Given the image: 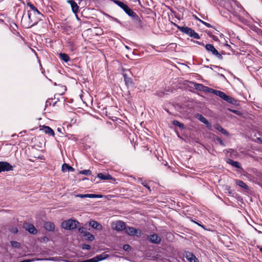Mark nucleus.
I'll use <instances>...</instances> for the list:
<instances>
[{
    "mask_svg": "<svg viewBox=\"0 0 262 262\" xmlns=\"http://www.w3.org/2000/svg\"><path fill=\"white\" fill-rule=\"evenodd\" d=\"M235 183L237 185L243 188L245 190L249 189V187L248 186V185L245 183H244L243 181H242L241 180L236 179V180H235Z\"/></svg>",
    "mask_w": 262,
    "mask_h": 262,
    "instance_id": "4be33fe9",
    "label": "nucleus"
},
{
    "mask_svg": "<svg viewBox=\"0 0 262 262\" xmlns=\"http://www.w3.org/2000/svg\"><path fill=\"white\" fill-rule=\"evenodd\" d=\"M79 222L74 220H68L63 221L61 224L62 228L67 230L74 229L77 227Z\"/></svg>",
    "mask_w": 262,
    "mask_h": 262,
    "instance_id": "20e7f679",
    "label": "nucleus"
},
{
    "mask_svg": "<svg viewBox=\"0 0 262 262\" xmlns=\"http://www.w3.org/2000/svg\"><path fill=\"white\" fill-rule=\"evenodd\" d=\"M98 177L101 180H106L112 179V177L110 174H104L102 173H99L98 174Z\"/></svg>",
    "mask_w": 262,
    "mask_h": 262,
    "instance_id": "393cba45",
    "label": "nucleus"
},
{
    "mask_svg": "<svg viewBox=\"0 0 262 262\" xmlns=\"http://www.w3.org/2000/svg\"><path fill=\"white\" fill-rule=\"evenodd\" d=\"M202 23L205 25L208 28H211L212 27V26L208 23H206V22H205V21H202Z\"/></svg>",
    "mask_w": 262,
    "mask_h": 262,
    "instance_id": "ea45409f",
    "label": "nucleus"
},
{
    "mask_svg": "<svg viewBox=\"0 0 262 262\" xmlns=\"http://www.w3.org/2000/svg\"><path fill=\"white\" fill-rule=\"evenodd\" d=\"M112 227L114 229L118 231H121L125 230L126 225L124 222L118 221L113 224Z\"/></svg>",
    "mask_w": 262,
    "mask_h": 262,
    "instance_id": "0eeeda50",
    "label": "nucleus"
},
{
    "mask_svg": "<svg viewBox=\"0 0 262 262\" xmlns=\"http://www.w3.org/2000/svg\"><path fill=\"white\" fill-rule=\"evenodd\" d=\"M148 240L151 243L154 244H159L161 241V239L159 236L157 234L154 233L152 235H150L148 237Z\"/></svg>",
    "mask_w": 262,
    "mask_h": 262,
    "instance_id": "9d476101",
    "label": "nucleus"
},
{
    "mask_svg": "<svg viewBox=\"0 0 262 262\" xmlns=\"http://www.w3.org/2000/svg\"><path fill=\"white\" fill-rule=\"evenodd\" d=\"M194 87L195 89H196L197 90H199L200 91H203V92H204L206 93H212L213 94H214V92L215 91V90H214L212 88H210L206 86H204L202 84H200V83H194Z\"/></svg>",
    "mask_w": 262,
    "mask_h": 262,
    "instance_id": "39448f33",
    "label": "nucleus"
},
{
    "mask_svg": "<svg viewBox=\"0 0 262 262\" xmlns=\"http://www.w3.org/2000/svg\"><path fill=\"white\" fill-rule=\"evenodd\" d=\"M196 43H198V45L202 46H205V44L203 42H200V41H196Z\"/></svg>",
    "mask_w": 262,
    "mask_h": 262,
    "instance_id": "a19ab883",
    "label": "nucleus"
},
{
    "mask_svg": "<svg viewBox=\"0 0 262 262\" xmlns=\"http://www.w3.org/2000/svg\"><path fill=\"white\" fill-rule=\"evenodd\" d=\"M45 229L48 231H53L55 230V225L53 222H47L44 224Z\"/></svg>",
    "mask_w": 262,
    "mask_h": 262,
    "instance_id": "2eb2a0df",
    "label": "nucleus"
},
{
    "mask_svg": "<svg viewBox=\"0 0 262 262\" xmlns=\"http://www.w3.org/2000/svg\"><path fill=\"white\" fill-rule=\"evenodd\" d=\"M197 118L203 123L208 125L209 124V121L201 114H198L196 116Z\"/></svg>",
    "mask_w": 262,
    "mask_h": 262,
    "instance_id": "a878e982",
    "label": "nucleus"
},
{
    "mask_svg": "<svg viewBox=\"0 0 262 262\" xmlns=\"http://www.w3.org/2000/svg\"><path fill=\"white\" fill-rule=\"evenodd\" d=\"M26 229L28 231L33 234H36L37 233V230L35 228L34 226L31 224H27V227Z\"/></svg>",
    "mask_w": 262,
    "mask_h": 262,
    "instance_id": "aec40b11",
    "label": "nucleus"
},
{
    "mask_svg": "<svg viewBox=\"0 0 262 262\" xmlns=\"http://www.w3.org/2000/svg\"><path fill=\"white\" fill-rule=\"evenodd\" d=\"M224 46L226 47V45H228L227 41H226L225 43H224Z\"/></svg>",
    "mask_w": 262,
    "mask_h": 262,
    "instance_id": "de8ad7c7",
    "label": "nucleus"
},
{
    "mask_svg": "<svg viewBox=\"0 0 262 262\" xmlns=\"http://www.w3.org/2000/svg\"><path fill=\"white\" fill-rule=\"evenodd\" d=\"M128 71L130 72V74H132V72H130L129 70Z\"/></svg>",
    "mask_w": 262,
    "mask_h": 262,
    "instance_id": "09e8293b",
    "label": "nucleus"
},
{
    "mask_svg": "<svg viewBox=\"0 0 262 262\" xmlns=\"http://www.w3.org/2000/svg\"><path fill=\"white\" fill-rule=\"evenodd\" d=\"M210 37L212 38L214 41H217L219 40L217 37L214 35H210Z\"/></svg>",
    "mask_w": 262,
    "mask_h": 262,
    "instance_id": "58836bf2",
    "label": "nucleus"
},
{
    "mask_svg": "<svg viewBox=\"0 0 262 262\" xmlns=\"http://www.w3.org/2000/svg\"><path fill=\"white\" fill-rule=\"evenodd\" d=\"M226 47L229 48V49L231 48V46L229 44H228V45H226Z\"/></svg>",
    "mask_w": 262,
    "mask_h": 262,
    "instance_id": "a18cd8bd",
    "label": "nucleus"
},
{
    "mask_svg": "<svg viewBox=\"0 0 262 262\" xmlns=\"http://www.w3.org/2000/svg\"><path fill=\"white\" fill-rule=\"evenodd\" d=\"M76 197L81 198H100L101 196L95 194H79L76 195Z\"/></svg>",
    "mask_w": 262,
    "mask_h": 262,
    "instance_id": "6ab92c4d",
    "label": "nucleus"
},
{
    "mask_svg": "<svg viewBox=\"0 0 262 262\" xmlns=\"http://www.w3.org/2000/svg\"><path fill=\"white\" fill-rule=\"evenodd\" d=\"M226 162L236 168H242L241 164L238 162L234 161L231 159L228 158L226 159Z\"/></svg>",
    "mask_w": 262,
    "mask_h": 262,
    "instance_id": "a211bd4d",
    "label": "nucleus"
},
{
    "mask_svg": "<svg viewBox=\"0 0 262 262\" xmlns=\"http://www.w3.org/2000/svg\"><path fill=\"white\" fill-rule=\"evenodd\" d=\"M62 171L63 172H67V171H74L75 170V169L70 166L69 164L67 163H64L62 166Z\"/></svg>",
    "mask_w": 262,
    "mask_h": 262,
    "instance_id": "5701e85b",
    "label": "nucleus"
},
{
    "mask_svg": "<svg viewBox=\"0 0 262 262\" xmlns=\"http://www.w3.org/2000/svg\"><path fill=\"white\" fill-rule=\"evenodd\" d=\"M89 225L93 228L97 230H101L102 229V225L95 221H91L89 222Z\"/></svg>",
    "mask_w": 262,
    "mask_h": 262,
    "instance_id": "f3484780",
    "label": "nucleus"
},
{
    "mask_svg": "<svg viewBox=\"0 0 262 262\" xmlns=\"http://www.w3.org/2000/svg\"><path fill=\"white\" fill-rule=\"evenodd\" d=\"M214 127L215 129H217V130L221 132L222 134L224 135H225L226 136L229 135V133L224 129L223 128L221 125H220L218 123H216L214 125Z\"/></svg>",
    "mask_w": 262,
    "mask_h": 262,
    "instance_id": "412c9836",
    "label": "nucleus"
},
{
    "mask_svg": "<svg viewBox=\"0 0 262 262\" xmlns=\"http://www.w3.org/2000/svg\"><path fill=\"white\" fill-rule=\"evenodd\" d=\"M81 174H83L86 176H90L92 174V172L90 170H81L79 172Z\"/></svg>",
    "mask_w": 262,
    "mask_h": 262,
    "instance_id": "7c9ffc66",
    "label": "nucleus"
},
{
    "mask_svg": "<svg viewBox=\"0 0 262 262\" xmlns=\"http://www.w3.org/2000/svg\"><path fill=\"white\" fill-rule=\"evenodd\" d=\"M172 124L179 127L181 129L185 128V125L178 120H173L172 121Z\"/></svg>",
    "mask_w": 262,
    "mask_h": 262,
    "instance_id": "c85d7f7f",
    "label": "nucleus"
},
{
    "mask_svg": "<svg viewBox=\"0 0 262 262\" xmlns=\"http://www.w3.org/2000/svg\"><path fill=\"white\" fill-rule=\"evenodd\" d=\"M40 130H42L46 134L53 137L55 136L54 131L49 126L43 125L41 127Z\"/></svg>",
    "mask_w": 262,
    "mask_h": 262,
    "instance_id": "9b49d317",
    "label": "nucleus"
},
{
    "mask_svg": "<svg viewBox=\"0 0 262 262\" xmlns=\"http://www.w3.org/2000/svg\"><path fill=\"white\" fill-rule=\"evenodd\" d=\"M67 2L71 5L72 10L75 14L77 13L79 10V6L74 0H68Z\"/></svg>",
    "mask_w": 262,
    "mask_h": 262,
    "instance_id": "f8f14e48",
    "label": "nucleus"
},
{
    "mask_svg": "<svg viewBox=\"0 0 262 262\" xmlns=\"http://www.w3.org/2000/svg\"><path fill=\"white\" fill-rule=\"evenodd\" d=\"M135 26L137 28L142 27V22L138 15L136 13L132 17Z\"/></svg>",
    "mask_w": 262,
    "mask_h": 262,
    "instance_id": "ddd939ff",
    "label": "nucleus"
},
{
    "mask_svg": "<svg viewBox=\"0 0 262 262\" xmlns=\"http://www.w3.org/2000/svg\"><path fill=\"white\" fill-rule=\"evenodd\" d=\"M194 223H195L196 224L198 225L199 226H201V227H202L204 229H205V227H204V226L203 225H201L200 224L198 223V222H195L194 221Z\"/></svg>",
    "mask_w": 262,
    "mask_h": 262,
    "instance_id": "79ce46f5",
    "label": "nucleus"
},
{
    "mask_svg": "<svg viewBox=\"0 0 262 262\" xmlns=\"http://www.w3.org/2000/svg\"><path fill=\"white\" fill-rule=\"evenodd\" d=\"M82 249H86V250H90L91 248V247L90 245L88 244H83L82 246Z\"/></svg>",
    "mask_w": 262,
    "mask_h": 262,
    "instance_id": "f704fd0d",
    "label": "nucleus"
},
{
    "mask_svg": "<svg viewBox=\"0 0 262 262\" xmlns=\"http://www.w3.org/2000/svg\"><path fill=\"white\" fill-rule=\"evenodd\" d=\"M258 248L259 249V251L262 253V247L258 246Z\"/></svg>",
    "mask_w": 262,
    "mask_h": 262,
    "instance_id": "c03bdc74",
    "label": "nucleus"
},
{
    "mask_svg": "<svg viewBox=\"0 0 262 262\" xmlns=\"http://www.w3.org/2000/svg\"><path fill=\"white\" fill-rule=\"evenodd\" d=\"M123 249L125 251L129 252L130 251H131L132 248L130 246V245H129L128 244H126V245H123Z\"/></svg>",
    "mask_w": 262,
    "mask_h": 262,
    "instance_id": "2f4dec72",
    "label": "nucleus"
},
{
    "mask_svg": "<svg viewBox=\"0 0 262 262\" xmlns=\"http://www.w3.org/2000/svg\"><path fill=\"white\" fill-rule=\"evenodd\" d=\"M123 77L124 78L125 84L127 88H133L135 87V84L133 81L132 78L131 77H129L127 73H123Z\"/></svg>",
    "mask_w": 262,
    "mask_h": 262,
    "instance_id": "1a4fd4ad",
    "label": "nucleus"
},
{
    "mask_svg": "<svg viewBox=\"0 0 262 262\" xmlns=\"http://www.w3.org/2000/svg\"><path fill=\"white\" fill-rule=\"evenodd\" d=\"M11 245L13 247L16 248H19L20 246V244L16 241H11Z\"/></svg>",
    "mask_w": 262,
    "mask_h": 262,
    "instance_id": "c756f323",
    "label": "nucleus"
},
{
    "mask_svg": "<svg viewBox=\"0 0 262 262\" xmlns=\"http://www.w3.org/2000/svg\"><path fill=\"white\" fill-rule=\"evenodd\" d=\"M85 239L90 241H92L94 239V236L89 232H85L83 236Z\"/></svg>",
    "mask_w": 262,
    "mask_h": 262,
    "instance_id": "bb28decb",
    "label": "nucleus"
},
{
    "mask_svg": "<svg viewBox=\"0 0 262 262\" xmlns=\"http://www.w3.org/2000/svg\"><path fill=\"white\" fill-rule=\"evenodd\" d=\"M171 23L176 26L177 29L182 32L183 33L186 34L188 36H190V37L195 38V39H200V37L198 33L195 32L194 30L190 28H189L188 27H181L177 24L173 23L171 22Z\"/></svg>",
    "mask_w": 262,
    "mask_h": 262,
    "instance_id": "f03ea898",
    "label": "nucleus"
},
{
    "mask_svg": "<svg viewBox=\"0 0 262 262\" xmlns=\"http://www.w3.org/2000/svg\"><path fill=\"white\" fill-rule=\"evenodd\" d=\"M216 141H217V142H219V143H220L221 145H222V146H225V144H224V142H223V140H222L220 138L217 137V138H216Z\"/></svg>",
    "mask_w": 262,
    "mask_h": 262,
    "instance_id": "4c0bfd02",
    "label": "nucleus"
},
{
    "mask_svg": "<svg viewBox=\"0 0 262 262\" xmlns=\"http://www.w3.org/2000/svg\"><path fill=\"white\" fill-rule=\"evenodd\" d=\"M219 59L222 60L223 57L222 56L221 54L219 53L218 51H216V53L214 55Z\"/></svg>",
    "mask_w": 262,
    "mask_h": 262,
    "instance_id": "c9c22d12",
    "label": "nucleus"
},
{
    "mask_svg": "<svg viewBox=\"0 0 262 262\" xmlns=\"http://www.w3.org/2000/svg\"><path fill=\"white\" fill-rule=\"evenodd\" d=\"M13 170V166L8 162L0 161V172Z\"/></svg>",
    "mask_w": 262,
    "mask_h": 262,
    "instance_id": "6e6552de",
    "label": "nucleus"
},
{
    "mask_svg": "<svg viewBox=\"0 0 262 262\" xmlns=\"http://www.w3.org/2000/svg\"><path fill=\"white\" fill-rule=\"evenodd\" d=\"M59 57L61 60H62L66 62H68L70 60V58L69 56L67 54H66V53H60L59 54Z\"/></svg>",
    "mask_w": 262,
    "mask_h": 262,
    "instance_id": "b1692460",
    "label": "nucleus"
},
{
    "mask_svg": "<svg viewBox=\"0 0 262 262\" xmlns=\"http://www.w3.org/2000/svg\"><path fill=\"white\" fill-rule=\"evenodd\" d=\"M125 232L129 235H136L138 237L141 236L142 234V231L138 229H136L134 227L127 226L125 229Z\"/></svg>",
    "mask_w": 262,
    "mask_h": 262,
    "instance_id": "423d86ee",
    "label": "nucleus"
},
{
    "mask_svg": "<svg viewBox=\"0 0 262 262\" xmlns=\"http://www.w3.org/2000/svg\"><path fill=\"white\" fill-rule=\"evenodd\" d=\"M214 94L220 97L224 100L228 102L229 103L232 104H236L237 103V101L236 100H235L234 98L227 95L224 92L222 91L215 90Z\"/></svg>",
    "mask_w": 262,
    "mask_h": 262,
    "instance_id": "7ed1b4c3",
    "label": "nucleus"
},
{
    "mask_svg": "<svg viewBox=\"0 0 262 262\" xmlns=\"http://www.w3.org/2000/svg\"><path fill=\"white\" fill-rule=\"evenodd\" d=\"M27 5L29 7L30 10L28 11L29 21L26 27L30 28L36 25L39 21L42 20L44 16L32 3L28 2Z\"/></svg>",
    "mask_w": 262,
    "mask_h": 262,
    "instance_id": "f257e3e1",
    "label": "nucleus"
},
{
    "mask_svg": "<svg viewBox=\"0 0 262 262\" xmlns=\"http://www.w3.org/2000/svg\"><path fill=\"white\" fill-rule=\"evenodd\" d=\"M208 35L210 36V35H213L211 32H209L208 33Z\"/></svg>",
    "mask_w": 262,
    "mask_h": 262,
    "instance_id": "49530a36",
    "label": "nucleus"
},
{
    "mask_svg": "<svg viewBox=\"0 0 262 262\" xmlns=\"http://www.w3.org/2000/svg\"><path fill=\"white\" fill-rule=\"evenodd\" d=\"M229 110L230 112L233 113L234 114H235L237 115H241L242 114V113L239 111H237V110H232V109H229Z\"/></svg>",
    "mask_w": 262,
    "mask_h": 262,
    "instance_id": "72a5a7b5",
    "label": "nucleus"
},
{
    "mask_svg": "<svg viewBox=\"0 0 262 262\" xmlns=\"http://www.w3.org/2000/svg\"><path fill=\"white\" fill-rule=\"evenodd\" d=\"M124 12L130 17H132L134 15L136 14L132 9H130L128 6L126 8V9L124 10Z\"/></svg>",
    "mask_w": 262,
    "mask_h": 262,
    "instance_id": "cd10ccee",
    "label": "nucleus"
},
{
    "mask_svg": "<svg viewBox=\"0 0 262 262\" xmlns=\"http://www.w3.org/2000/svg\"><path fill=\"white\" fill-rule=\"evenodd\" d=\"M205 47L206 50L208 52L211 53L213 55H214L216 53V51H218L211 44H206L205 45Z\"/></svg>",
    "mask_w": 262,
    "mask_h": 262,
    "instance_id": "dca6fc26",
    "label": "nucleus"
},
{
    "mask_svg": "<svg viewBox=\"0 0 262 262\" xmlns=\"http://www.w3.org/2000/svg\"><path fill=\"white\" fill-rule=\"evenodd\" d=\"M185 257L187 260L189 262H199L198 259L191 252H186Z\"/></svg>",
    "mask_w": 262,
    "mask_h": 262,
    "instance_id": "4468645a",
    "label": "nucleus"
},
{
    "mask_svg": "<svg viewBox=\"0 0 262 262\" xmlns=\"http://www.w3.org/2000/svg\"><path fill=\"white\" fill-rule=\"evenodd\" d=\"M79 231L80 233H83V235L84 234L85 232H87L86 229L85 228H84V227H80V228H79Z\"/></svg>",
    "mask_w": 262,
    "mask_h": 262,
    "instance_id": "e433bc0d",
    "label": "nucleus"
},
{
    "mask_svg": "<svg viewBox=\"0 0 262 262\" xmlns=\"http://www.w3.org/2000/svg\"><path fill=\"white\" fill-rule=\"evenodd\" d=\"M17 232H18V229L16 228H14V230H13V232H14V233H17Z\"/></svg>",
    "mask_w": 262,
    "mask_h": 262,
    "instance_id": "37998d69",
    "label": "nucleus"
},
{
    "mask_svg": "<svg viewBox=\"0 0 262 262\" xmlns=\"http://www.w3.org/2000/svg\"><path fill=\"white\" fill-rule=\"evenodd\" d=\"M141 184H142V185H143L145 187H146V188H147V189H148V190L149 191H151L150 187V186H149L148 183L146 181H143V182H141Z\"/></svg>",
    "mask_w": 262,
    "mask_h": 262,
    "instance_id": "473e14b6",
    "label": "nucleus"
}]
</instances>
